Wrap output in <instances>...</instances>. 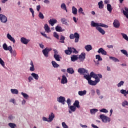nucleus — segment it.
<instances>
[{
	"instance_id": "nucleus-21",
	"label": "nucleus",
	"mask_w": 128,
	"mask_h": 128,
	"mask_svg": "<svg viewBox=\"0 0 128 128\" xmlns=\"http://www.w3.org/2000/svg\"><path fill=\"white\" fill-rule=\"evenodd\" d=\"M70 58L72 62H76V60H78V57L76 55H72Z\"/></svg>"
},
{
	"instance_id": "nucleus-15",
	"label": "nucleus",
	"mask_w": 128,
	"mask_h": 128,
	"mask_svg": "<svg viewBox=\"0 0 128 128\" xmlns=\"http://www.w3.org/2000/svg\"><path fill=\"white\" fill-rule=\"evenodd\" d=\"M67 82H68V79L66 78V76L63 75L62 76V79L61 80V84H66Z\"/></svg>"
},
{
	"instance_id": "nucleus-46",
	"label": "nucleus",
	"mask_w": 128,
	"mask_h": 128,
	"mask_svg": "<svg viewBox=\"0 0 128 128\" xmlns=\"http://www.w3.org/2000/svg\"><path fill=\"white\" fill-rule=\"evenodd\" d=\"M21 94L24 96V98H26V100L28 98V95L26 93H24V92H22Z\"/></svg>"
},
{
	"instance_id": "nucleus-38",
	"label": "nucleus",
	"mask_w": 128,
	"mask_h": 128,
	"mask_svg": "<svg viewBox=\"0 0 128 128\" xmlns=\"http://www.w3.org/2000/svg\"><path fill=\"white\" fill-rule=\"evenodd\" d=\"M121 35L122 36L124 40H127V42H128V36L127 34L124 33H121Z\"/></svg>"
},
{
	"instance_id": "nucleus-8",
	"label": "nucleus",
	"mask_w": 128,
	"mask_h": 128,
	"mask_svg": "<svg viewBox=\"0 0 128 128\" xmlns=\"http://www.w3.org/2000/svg\"><path fill=\"white\" fill-rule=\"evenodd\" d=\"M76 110V107H75L74 106H71L69 107V114H72V112H74Z\"/></svg>"
},
{
	"instance_id": "nucleus-42",
	"label": "nucleus",
	"mask_w": 128,
	"mask_h": 128,
	"mask_svg": "<svg viewBox=\"0 0 128 128\" xmlns=\"http://www.w3.org/2000/svg\"><path fill=\"white\" fill-rule=\"evenodd\" d=\"M110 60H113V62H120V60H118V59L113 56H110Z\"/></svg>"
},
{
	"instance_id": "nucleus-32",
	"label": "nucleus",
	"mask_w": 128,
	"mask_h": 128,
	"mask_svg": "<svg viewBox=\"0 0 128 128\" xmlns=\"http://www.w3.org/2000/svg\"><path fill=\"white\" fill-rule=\"evenodd\" d=\"M91 26L94 27L99 28L98 27L99 23H96V22H94V21H92L91 22Z\"/></svg>"
},
{
	"instance_id": "nucleus-1",
	"label": "nucleus",
	"mask_w": 128,
	"mask_h": 128,
	"mask_svg": "<svg viewBox=\"0 0 128 128\" xmlns=\"http://www.w3.org/2000/svg\"><path fill=\"white\" fill-rule=\"evenodd\" d=\"M90 76L91 78H95V80L93 81L92 80H90L88 81V84H90V86H96V84L98 82H100V78H102V76L100 74H94L93 72H91L90 74Z\"/></svg>"
},
{
	"instance_id": "nucleus-26",
	"label": "nucleus",
	"mask_w": 128,
	"mask_h": 128,
	"mask_svg": "<svg viewBox=\"0 0 128 128\" xmlns=\"http://www.w3.org/2000/svg\"><path fill=\"white\" fill-rule=\"evenodd\" d=\"M72 14L74 15L78 14V9L74 6L72 7Z\"/></svg>"
},
{
	"instance_id": "nucleus-40",
	"label": "nucleus",
	"mask_w": 128,
	"mask_h": 128,
	"mask_svg": "<svg viewBox=\"0 0 128 128\" xmlns=\"http://www.w3.org/2000/svg\"><path fill=\"white\" fill-rule=\"evenodd\" d=\"M102 1L100 0L98 3V6L99 8H104V4H102Z\"/></svg>"
},
{
	"instance_id": "nucleus-5",
	"label": "nucleus",
	"mask_w": 128,
	"mask_h": 128,
	"mask_svg": "<svg viewBox=\"0 0 128 128\" xmlns=\"http://www.w3.org/2000/svg\"><path fill=\"white\" fill-rule=\"evenodd\" d=\"M57 102L62 104H66V98L64 96H60L57 98Z\"/></svg>"
},
{
	"instance_id": "nucleus-37",
	"label": "nucleus",
	"mask_w": 128,
	"mask_h": 128,
	"mask_svg": "<svg viewBox=\"0 0 128 128\" xmlns=\"http://www.w3.org/2000/svg\"><path fill=\"white\" fill-rule=\"evenodd\" d=\"M56 32H63L64 30H62V27L60 26H56Z\"/></svg>"
},
{
	"instance_id": "nucleus-52",
	"label": "nucleus",
	"mask_w": 128,
	"mask_h": 128,
	"mask_svg": "<svg viewBox=\"0 0 128 128\" xmlns=\"http://www.w3.org/2000/svg\"><path fill=\"white\" fill-rule=\"evenodd\" d=\"M30 11L32 14V18H34V9H32V8H30Z\"/></svg>"
},
{
	"instance_id": "nucleus-30",
	"label": "nucleus",
	"mask_w": 128,
	"mask_h": 128,
	"mask_svg": "<svg viewBox=\"0 0 128 128\" xmlns=\"http://www.w3.org/2000/svg\"><path fill=\"white\" fill-rule=\"evenodd\" d=\"M10 92L14 94H18V90L16 89H11Z\"/></svg>"
},
{
	"instance_id": "nucleus-19",
	"label": "nucleus",
	"mask_w": 128,
	"mask_h": 128,
	"mask_svg": "<svg viewBox=\"0 0 128 128\" xmlns=\"http://www.w3.org/2000/svg\"><path fill=\"white\" fill-rule=\"evenodd\" d=\"M73 106L78 108H80V102L78 100H75L73 104Z\"/></svg>"
},
{
	"instance_id": "nucleus-62",
	"label": "nucleus",
	"mask_w": 128,
	"mask_h": 128,
	"mask_svg": "<svg viewBox=\"0 0 128 128\" xmlns=\"http://www.w3.org/2000/svg\"><path fill=\"white\" fill-rule=\"evenodd\" d=\"M42 120L44 122H50V120H48V118L46 117H43Z\"/></svg>"
},
{
	"instance_id": "nucleus-6",
	"label": "nucleus",
	"mask_w": 128,
	"mask_h": 128,
	"mask_svg": "<svg viewBox=\"0 0 128 128\" xmlns=\"http://www.w3.org/2000/svg\"><path fill=\"white\" fill-rule=\"evenodd\" d=\"M78 72H80L81 74H88V70L84 68H80L78 69Z\"/></svg>"
},
{
	"instance_id": "nucleus-2",
	"label": "nucleus",
	"mask_w": 128,
	"mask_h": 128,
	"mask_svg": "<svg viewBox=\"0 0 128 128\" xmlns=\"http://www.w3.org/2000/svg\"><path fill=\"white\" fill-rule=\"evenodd\" d=\"M70 40H74V42H78V40H80V34L78 32H75L74 34H71L70 35Z\"/></svg>"
},
{
	"instance_id": "nucleus-9",
	"label": "nucleus",
	"mask_w": 128,
	"mask_h": 128,
	"mask_svg": "<svg viewBox=\"0 0 128 128\" xmlns=\"http://www.w3.org/2000/svg\"><path fill=\"white\" fill-rule=\"evenodd\" d=\"M78 58L79 60H80L81 62H84V60L86 59V53L84 52H82L78 56Z\"/></svg>"
},
{
	"instance_id": "nucleus-51",
	"label": "nucleus",
	"mask_w": 128,
	"mask_h": 128,
	"mask_svg": "<svg viewBox=\"0 0 128 128\" xmlns=\"http://www.w3.org/2000/svg\"><path fill=\"white\" fill-rule=\"evenodd\" d=\"M100 112H104L105 114L108 112V111L106 108H102V110H100Z\"/></svg>"
},
{
	"instance_id": "nucleus-31",
	"label": "nucleus",
	"mask_w": 128,
	"mask_h": 128,
	"mask_svg": "<svg viewBox=\"0 0 128 128\" xmlns=\"http://www.w3.org/2000/svg\"><path fill=\"white\" fill-rule=\"evenodd\" d=\"M30 64L31 66L30 67V72H34V62L32 61H30Z\"/></svg>"
},
{
	"instance_id": "nucleus-24",
	"label": "nucleus",
	"mask_w": 128,
	"mask_h": 128,
	"mask_svg": "<svg viewBox=\"0 0 128 128\" xmlns=\"http://www.w3.org/2000/svg\"><path fill=\"white\" fill-rule=\"evenodd\" d=\"M54 58L57 62H60V54H54Z\"/></svg>"
},
{
	"instance_id": "nucleus-14",
	"label": "nucleus",
	"mask_w": 128,
	"mask_h": 128,
	"mask_svg": "<svg viewBox=\"0 0 128 128\" xmlns=\"http://www.w3.org/2000/svg\"><path fill=\"white\" fill-rule=\"evenodd\" d=\"M114 26V28H120V22L118 21V20H114V22H113Z\"/></svg>"
},
{
	"instance_id": "nucleus-59",
	"label": "nucleus",
	"mask_w": 128,
	"mask_h": 128,
	"mask_svg": "<svg viewBox=\"0 0 128 128\" xmlns=\"http://www.w3.org/2000/svg\"><path fill=\"white\" fill-rule=\"evenodd\" d=\"M41 34L44 36V38H50V37H48V36H46V34L44 33V32H40Z\"/></svg>"
},
{
	"instance_id": "nucleus-12",
	"label": "nucleus",
	"mask_w": 128,
	"mask_h": 128,
	"mask_svg": "<svg viewBox=\"0 0 128 128\" xmlns=\"http://www.w3.org/2000/svg\"><path fill=\"white\" fill-rule=\"evenodd\" d=\"M98 54H103L104 56H106V52L102 48H100L98 50Z\"/></svg>"
},
{
	"instance_id": "nucleus-63",
	"label": "nucleus",
	"mask_w": 128,
	"mask_h": 128,
	"mask_svg": "<svg viewBox=\"0 0 128 128\" xmlns=\"http://www.w3.org/2000/svg\"><path fill=\"white\" fill-rule=\"evenodd\" d=\"M40 5H38L36 6V10L40 12Z\"/></svg>"
},
{
	"instance_id": "nucleus-47",
	"label": "nucleus",
	"mask_w": 128,
	"mask_h": 128,
	"mask_svg": "<svg viewBox=\"0 0 128 128\" xmlns=\"http://www.w3.org/2000/svg\"><path fill=\"white\" fill-rule=\"evenodd\" d=\"M38 17L40 20H44V14L42 13V12H39Z\"/></svg>"
},
{
	"instance_id": "nucleus-53",
	"label": "nucleus",
	"mask_w": 128,
	"mask_h": 128,
	"mask_svg": "<svg viewBox=\"0 0 128 128\" xmlns=\"http://www.w3.org/2000/svg\"><path fill=\"white\" fill-rule=\"evenodd\" d=\"M124 81H121L118 84V88H120V86H124Z\"/></svg>"
},
{
	"instance_id": "nucleus-44",
	"label": "nucleus",
	"mask_w": 128,
	"mask_h": 128,
	"mask_svg": "<svg viewBox=\"0 0 128 128\" xmlns=\"http://www.w3.org/2000/svg\"><path fill=\"white\" fill-rule=\"evenodd\" d=\"M84 78L87 80H88V82H90V80L92 78V76H90V75H84Z\"/></svg>"
},
{
	"instance_id": "nucleus-41",
	"label": "nucleus",
	"mask_w": 128,
	"mask_h": 128,
	"mask_svg": "<svg viewBox=\"0 0 128 128\" xmlns=\"http://www.w3.org/2000/svg\"><path fill=\"white\" fill-rule=\"evenodd\" d=\"M9 52L13 56H16V50L12 51V48L11 50H10Z\"/></svg>"
},
{
	"instance_id": "nucleus-17",
	"label": "nucleus",
	"mask_w": 128,
	"mask_h": 128,
	"mask_svg": "<svg viewBox=\"0 0 128 128\" xmlns=\"http://www.w3.org/2000/svg\"><path fill=\"white\" fill-rule=\"evenodd\" d=\"M7 38H8V40H10V42H14H14H16V40H14V38H12V36H10V34H7Z\"/></svg>"
},
{
	"instance_id": "nucleus-7",
	"label": "nucleus",
	"mask_w": 128,
	"mask_h": 128,
	"mask_svg": "<svg viewBox=\"0 0 128 128\" xmlns=\"http://www.w3.org/2000/svg\"><path fill=\"white\" fill-rule=\"evenodd\" d=\"M0 20L2 22H8V18L3 14H0Z\"/></svg>"
},
{
	"instance_id": "nucleus-49",
	"label": "nucleus",
	"mask_w": 128,
	"mask_h": 128,
	"mask_svg": "<svg viewBox=\"0 0 128 128\" xmlns=\"http://www.w3.org/2000/svg\"><path fill=\"white\" fill-rule=\"evenodd\" d=\"M78 12L80 14H84V9H82V8H80L78 9Z\"/></svg>"
},
{
	"instance_id": "nucleus-33",
	"label": "nucleus",
	"mask_w": 128,
	"mask_h": 128,
	"mask_svg": "<svg viewBox=\"0 0 128 128\" xmlns=\"http://www.w3.org/2000/svg\"><path fill=\"white\" fill-rule=\"evenodd\" d=\"M64 40H66V37H64V36L62 35L60 37V42H61V44H64Z\"/></svg>"
},
{
	"instance_id": "nucleus-43",
	"label": "nucleus",
	"mask_w": 128,
	"mask_h": 128,
	"mask_svg": "<svg viewBox=\"0 0 128 128\" xmlns=\"http://www.w3.org/2000/svg\"><path fill=\"white\" fill-rule=\"evenodd\" d=\"M73 53V54H78V52L76 50L75 48H71V54L72 53Z\"/></svg>"
},
{
	"instance_id": "nucleus-55",
	"label": "nucleus",
	"mask_w": 128,
	"mask_h": 128,
	"mask_svg": "<svg viewBox=\"0 0 128 128\" xmlns=\"http://www.w3.org/2000/svg\"><path fill=\"white\" fill-rule=\"evenodd\" d=\"M96 60H102V57H100V55H96Z\"/></svg>"
},
{
	"instance_id": "nucleus-13",
	"label": "nucleus",
	"mask_w": 128,
	"mask_h": 128,
	"mask_svg": "<svg viewBox=\"0 0 128 128\" xmlns=\"http://www.w3.org/2000/svg\"><path fill=\"white\" fill-rule=\"evenodd\" d=\"M56 22L57 20L54 18H52L48 20V23L50 26H54V24H56Z\"/></svg>"
},
{
	"instance_id": "nucleus-45",
	"label": "nucleus",
	"mask_w": 128,
	"mask_h": 128,
	"mask_svg": "<svg viewBox=\"0 0 128 128\" xmlns=\"http://www.w3.org/2000/svg\"><path fill=\"white\" fill-rule=\"evenodd\" d=\"M98 26H102V28H108V25H106L105 24H104L102 23H99Z\"/></svg>"
},
{
	"instance_id": "nucleus-23",
	"label": "nucleus",
	"mask_w": 128,
	"mask_h": 128,
	"mask_svg": "<svg viewBox=\"0 0 128 128\" xmlns=\"http://www.w3.org/2000/svg\"><path fill=\"white\" fill-rule=\"evenodd\" d=\"M54 118V114L53 112H51L50 114L49 115L48 120L49 122H52Z\"/></svg>"
},
{
	"instance_id": "nucleus-25",
	"label": "nucleus",
	"mask_w": 128,
	"mask_h": 128,
	"mask_svg": "<svg viewBox=\"0 0 128 128\" xmlns=\"http://www.w3.org/2000/svg\"><path fill=\"white\" fill-rule=\"evenodd\" d=\"M44 30L46 32H50V28L48 26V24H44Z\"/></svg>"
},
{
	"instance_id": "nucleus-22",
	"label": "nucleus",
	"mask_w": 128,
	"mask_h": 128,
	"mask_svg": "<svg viewBox=\"0 0 128 128\" xmlns=\"http://www.w3.org/2000/svg\"><path fill=\"white\" fill-rule=\"evenodd\" d=\"M72 47H68V50H64V52L66 54H72Z\"/></svg>"
},
{
	"instance_id": "nucleus-48",
	"label": "nucleus",
	"mask_w": 128,
	"mask_h": 128,
	"mask_svg": "<svg viewBox=\"0 0 128 128\" xmlns=\"http://www.w3.org/2000/svg\"><path fill=\"white\" fill-rule=\"evenodd\" d=\"M121 52L126 56H128V52H126L125 50H121Z\"/></svg>"
},
{
	"instance_id": "nucleus-61",
	"label": "nucleus",
	"mask_w": 128,
	"mask_h": 128,
	"mask_svg": "<svg viewBox=\"0 0 128 128\" xmlns=\"http://www.w3.org/2000/svg\"><path fill=\"white\" fill-rule=\"evenodd\" d=\"M66 102H67L68 106H70V103L72 102L70 101V99L68 98L66 100Z\"/></svg>"
},
{
	"instance_id": "nucleus-20",
	"label": "nucleus",
	"mask_w": 128,
	"mask_h": 128,
	"mask_svg": "<svg viewBox=\"0 0 128 128\" xmlns=\"http://www.w3.org/2000/svg\"><path fill=\"white\" fill-rule=\"evenodd\" d=\"M84 48L86 50V52H90V50H92V45L88 44L86 46H84Z\"/></svg>"
},
{
	"instance_id": "nucleus-36",
	"label": "nucleus",
	"mask_w": 128,
	"mask_h": 128,
	"mask_svg": "<svg viewBox=\"0 0 128 128\" xmlns=\"http://www.w3.org/2000/svg\"><path fill=\"white\" fill-rule=\"evenodd\" d=\"M107 10L108 12H112V5H110V4H107Z\"/></svg>"
},
{
	"instance_id": "nucleus-50",
	"label": "nucleus",
	"mask_w": 128,
	"mask_h": 128,
	"mask_svg": "<svg viewBox=\"0 0 128 128\" xmlns=\"http://www.w3.org/2000/svg\"><path fill=\"white\" fill-rule=\"evenodd\" d=\"M98 112L97 109H92L90 110V114H96V112Z\"/></svg>"
},
{
	"instance_id": "nucleus-10",
	"label": "nucleus",
	"mask_w": 128,
	"mask_h": 128,
	"mask_svg": "<svg viewBox=\"0 0 128 128\" xmlns=\"http://www.w3.org/2000/svg\"><path fill=\"white\" fill-rule=\"evenodd\" d=\"M2 48L4 50H12V46H9L8 47V45L6 44H4L3 45H2Z\"/></svg>"
},
{
	"instance_id": "nucleus-57",
	"label": "nucleus",
	"mask_w": 128,
	"mask_h": 128,
	"mask_svg": "<svg viewBox=\"0 0 128 128\" xmlns=\"http://www.w3.org/2000/svg\"><path fill=\"white\" fill-rule=\"evenodd\" d=\"M122 106H128V102L126 100H124L122 103Z\"/></svg>"
},
{
	"instance_id": "nucleus-16",
	"label": "nucleus",
	"mask_w": 128,
	"mask_h": 128,
	"mask_svg": "<svg viewBox=\"0 0 128 128\" xmlns=\"http://www.w3.org/2000/svg\"><path fill=\"white\" fill-rule=\"evenodd\" d=\"M96 30H98V32H100V34H101L102 35L106 34V31H104V30L100 27H96Z\"/></svg>"
},
{
	"instance_id": "nucleus-39",
	"label": "nucleus",
	"mask_w": 128,
	"mask_h": 128,
	"mask_svg": "<svg viewBox=\"0 0 128 128\" xmlns=\"http://www.w3.org/2000/svg\"><path fill=\"white\" fill-rule=\"evenodd\" d=\"M52 64L54 66V68H58L60 66V65L58 64H56V62L55 61H52Z\"/></svg>"
},
{
	"instance_id": "nucleus-27",
	"label": "nucleus",
	"mask_w": 128,
	"mask_h": 128,
	"mask_svg": "<svg viewBox=\"0 0 128 128\" xmlns=\"http://www.w3.org/2000/svg\"><path fill=\"white\" fill-rule=\"evenodd\" d=\"M67 72L70 74H72L74 72V68H69L67 69Z\"/></svg>"
},
{
	"instance_id": "nucleus-34",
	"label": "nucleus",
	"mask_w": 128,
	"mask_h": 128,
	"mask_svg": "<svg viewBox=\"0 0 128 128\" xmlns=\"http://www.w3.org/2000/svg\"><path fill=\"white\" fill-rule=\"evenodd\" d=\"M61 22L62 24H68V20L66 19L65 18H62L61 19Z\"/></svg>"
},
{
	"instance_id": "nucleus-64",
	"label": "nucleus",
	"mask_w": 128,
	"mask_h": 128,
	"mask_svg": "<svg viewBox=\"0 0 128 128\" xmlns=\"http://www.w3.org/2000/svg\"><path fill=\"white\" fill-rule=\"evenodd\" d=\"M53 50L54 52V54H58V52L56 50Z\"/></svg>"
},
{
	"instance_id": "nucleus-29",
	"label": "nucleus",
	"mask_w": 128,
	"mask_h": 128,
	"mask_svg": "<svg viewBox=\"0 0 128 128\" xmlns=\"http://www.w3.org/2000/svg\"><path fill=\"white\" fill-rule=\"evenodd\" d=\"M31 76H32V78H34V80H38V74H36V73H32L31 74Z\"/></svg>"
},
{
	"instance_id": "nucleus-58",
	"label": "nucleus",
	"mask_w": 128,
	"mask_h": 128,
	"mask_svg": "<svg viewBox=\"0 0 128 128\" xmlns=\"http://www.w3.org/2000/svg\"><path fill=\"white\" fill-rule=\"evenodd\" d=\"M62 126L63 128H68V125H66L64 122H62Z\"/></svg>"
},
{
	"instance_id": "nucleus-56",
	"label": "nucleus",
	"mask_w": 128,
	"mask_h": 128,
	"mask_svg": "<svg viewBox=\"0 0 128 128\" xmlns=\"http://www.w3.org/2000/svg\"><path fill=\"white\" fill-rule=\"evenodd\" d=\"M0 64L2 66H4V62L2 60V58H0Z\"/></svg>"
},
{
	"instance_id": "nucleus-4",
	"label": "nucleus",
	"mask_w": 128,
	"mask_h": 128,
	"mask_svg": "<svg viewBox=\"0 0 128 128\" xmlns=\"http://www.w3.org/2000/svg\"><path fill=\"white\" fill-rule=\"evenodd\" d=\"M52 50V48H46L45 49L43 50L42 52L44 56L46 58H48V52Z\"/></svg>"
},
{
	"instance_id": "nucleus-28",
	"label": "nucleus",
	"mask_w": 128,
	"mask_h": 128,
	"mask_svg": "<svg viewBox=\"0 0 128 128\" xmlns=\"http://www.w3.org/2000/svg\"><path fill=\"white\" fill-rule=\"evenodd\" d=\"M78 94L79 96H84V95L86 94V90H84L83 91H79L78 92Z\"/></svg>"
},
{
	"instance_id": "nucleus-11",
	"label": "nucleus",
	"mask_w": 128,
	"mask_h": 128,
	"mask_svg": "<svg viewBox=\"0 0 128 128\" xmlns=\"http://www.w3.org/2000/svg\"><path fill=\"white\" fill-rule=\"evenodd\" d=\"M20 42L22 44H28V42H30V40H28L25 38L22 37L20 38Z\"/></svg>"
},
{
	"instance_id": "nucleus-54",
	"label": "nucleus",
	"mask_w": 128,
	"mask_h": 128,
	"mask_svg": "<svg viewBox=\"0 0 128 128\" xmlns=\"http://www.w3.org/2000/svg\"><path fill=\"white\" fill-rule=\"evenodd\" d=\"M54 36L57 38V40H58L60 36H58V33L56 32H54Z\"/></svg>"
},
{
	"instance_id": "nucleus-3",
	"label": "nucleus",
	"mask_w": 128,
	"mask_h": 128,
	"mask_svg": "<svg viewBox=\"0 0 128 128\" xmlns=\"http://www.w3.org/2000/svg\"><path fill=\"white\" fill-rule=\"evenodd\" d=\"M100 118L102 120L103 122H110V118L104 116V114H100Z\"/></svg>"
},
{
	"instance_id": "nucleus-35",
	"label": "nucleus",
	"mask_w": 128,
	"mask_h": 128,
	"mask_svg": "<svg viewBox=\"0 0 128 128\" xmlns=\"http://www.w3.org/2000/svg\"><path fill=\"white\" fill-rule=\"evenodd\" d=\"M61 8H62V10H66V12H68V9H66V4L64 3H63L61 4Z\"/></svg>"
},
{
	"instance_id": "nucleus-18",
	"label": "nucleus",
	"mask_w": 128,
	"mask_h": 128,
	"mask_svg": "<svg viewBox=\"0 0 128 128\" xmlns=\"http://www.w3.org/2000/svg\"><path fill=\"white\" fill-rule=\"evenodd\" d=\"M123 14L126 16V18L128 20V8H125L124 10H122Z\"/></svg>"
},
{
	"instance_id": "nucleus-60",
	"label": "nucleus",
	"mask_w": 128,
	"mask_h": 128,
	"mask_svg": "<svg viewBox=\"0 0 128 128\" xmlns=\"http://www.w3.org/2000/svg\"><path fill=\"white\" fill-rule=\"evenodd\" d=\"M34 80V78H32V76H30L28 78V82H32V80Z\"/></svg>"
}]
</instances>
